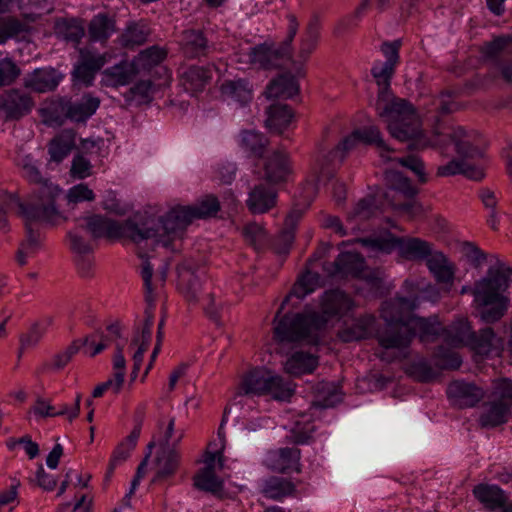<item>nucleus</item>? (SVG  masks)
Wrapping results in <instances>:
<instances>
[{
  "label": "nucleus",
  "mask_w": 512,
  "mask_h": 512,
  "mask_svg": "<svg viewBox=\"0 0 512 512\" xmlns=\"http://www.w3.org/2000/svg\"><path fill=\"white\" fill-rule=\"evenodd\" d=\"M401 42H384L381 51L386 56V62L375 65L371 73L378 86L376 111L380 118L387 123L391 136L401 142H410L411 150H422L430 145V141L423 135L421 122L413 106L406 100L391 98L389 93L390 80L399 62Z\"/></svg>",
  "instance_id": "f257e3e1"
},
{
  "label": "nucleus",
  "mask_w": 512,
  "mask_h": 512,
  "mask_svg": "<svg viewBox=\"0 0 512 512\" xmlns=\"http://www.w3.org/2000/svg\"><path fill=\"white\" fill-rule=\"evenodd\" d=\"M418 307V297H396L385 301L381 308L384 327L375 331L379 345L384 349H403L409 346L418 332L421 342L439 335L442 327L435 320L412 315Z\"/></svg>",
  "instance_id": "f03ea898"
},
{
  "label": "nucleus",
  "mask_w": 512,
  "mask_h": 512,
  "mask_svg": "<svg viewBox=\"0 0 512 512\" xmlns=\"http://www.w3.org/2000/svg\"><path fill=\"white\" fill-rule=\"evenodd\" d=\"M353 306L352 299L339 289L326 291L321 299V312L287 313L274 326L279 342L317 344L319 332L329 319L345 315Z\"/></svg>",
  "instance_id": "7ed1b4c3"
},
{
  "label": "nucleus",
  "mask_w": 512,
  "mask_h": 512,
  "mask_svg": "<svg viewBox=\"0 0 512 512\" xmlns=\"http://www.w3.org/2000/svg\"><path fill=\"white\" fill-rule=\"evenodd\" d=\"M512 282V267L502 261L490 266L486 275L470 289L479 319L486 324L499 322L508 312L510 298L506 292Z\"/></svg>",
  "instance_id": "20e7f679"
},
{
  "label": "nucleus",
  "mask_w": 512,
  "mask_h": 512,
  "mask_svg": "<svg viewBox=\"0 0 512 512\" xmlns=\"http://www.w3.org/2000/svg\"><path fill=\"white\" fill-rule=\"evenodd\" d=\"M61 190L55 185L39 187L37 195L27 203L20 201L16 194L0 191V209L6 213H16L25 222H41L54 226L66 221V217L56 206Z\"/></svg>",
  "instance_id": "39448f33"
},
{
  "label": "nucleus",
  "mask_w": 512,
  "mask_h": 512,
  "mask_svg": "<svg viewBox=\"0 0 512 512\" xmlns=\"http://www.w3.org/2000/svg\"><path fill=\"white\" fill-rule=\"evenodd\" d=\"M220 207L218 198L212 194L203 196L193 205L174 207L161 218L160 225L155 228L161 234L156 237V243L168 247L173 240L182 237L193 219L214 217Z\"/></svg>",
  "instance_id": "423d86ee"
},
{
  "label": "nucleus",
  "mask_w": 512,
  "mask_h": 512,
  "mask_svg": "<svg viewBox=\"0 0 512 512\" xmlns=\"http://www.w3.org/2000/svg\"><path fill=\"white\" fill-rule=\"evenodd\" d=\"M368 253L373 256L390 254L398 249L400 257L408 261H425L432 253L434 245L417 237H396L391 233L386 236L358 238Z\"/></svg>",
  "instance_id": "0eeeda50"
},
{
  "label": "nucleus",
  "mask_w": 512,
  "mask_h": 512,
  "mask_svg": "<svg viewBox=\"0 0 512 512\" xmlns=\"http://www.w3.org/2000/svg\"><path fill=\"white\" fill-rule=\"evenodd\" d=\"M85 227L95 239L101 237H128L133 242L140 243L147 239L156 240V237L161 235L158 230H155L153 226H149L148 223H142L140 225L132 219H128L124 223H119L101 215L87 217Z\"/></svg>",
  "instance_id": "6e6552de"
},
{
  "label": "nucleus",
  "mask_w": 512,
  "mask_h": 512,
  "mask_svg": "<svg viewBox=\"0 0 512 512\" xmlns=\"http://www.w3.org/2000/svg\"><path fill=\"white\" fill-rule=\"evenodd\" d=\"M241 391L254 395H271L275 400L287 401L294 394L291 382L284 381L265 368H254L241 376L238 384Z\"/></svg>",
  "instance_id": "1a4fd4ad"
},
{
  "label": "nucleus",
  "mask_w": 512,
  "mask_h": 512,
  "mask_svg": "<svg viewBox=\"0 0 512 512\" xmlns=\"http://www.w3.org/2000/svg\"><path fill=\"white\" fill-rule=\"evenodd\" d=\"M224 423L225 420L223 419L218 429V436L220 438L219 444L216 442H210L207 445L203 460L204 467L199 469L193 477L194 486L197 489L210 492L212 494L220 493L223 489V481L216 472L221 471L224 468Z\"/></svg>",
  "instance_id": "9d476101"
},
{
  "label": "nucleus",
  "mask_w": 512,
  "mask_h": 512,
  "mask_svg": "<svg viewBox=\"0 0 512 512\" xmlns=\"http://www.w3.org/2000/svg\"><path fill=\"white\" fill-rule=\"evenodd\" d=\"M289 27L286 40L281 45L264 42L250 49L249 62L260 69L271 70L281 68L290 59L289 46L297 34L299 23L295 15H289Z\"/></svg>",
  "instance_id": "9b49d317"
},
{
  "label": "nucleus",
  "mask_w": 512,
  "mask_h": 512,
  "mask_svg": "<svg viewBox=\"0 0 512 512\" xmlns=\"http://www.w3.org/2000/svg\"><path fill=\"white\" fill-rule=\"evenodd\" d=\"M436 136L445 135L455 146V152L462 160H476L483 156L481 135L473 130L467 131L463 127L450 128L449 132L443 133L438 127L434 129Z\"/></svg>",
  "instance_id": "f8f14e48"
},
{
  "label": "nucleus",
  "mask_w": 512,
  "mask_h": 512,
  "mask_svg": "<svg viewBox=\"0 0 512 512\" xmlns=\"http://www.w3.org/2000/svg\"><path fill=\"white\" fill-rule=\"evenodd\" d=\"M35 106L33 96L23 89H9L0 93V116L5 121L19 120Z\"/></svg>",
  "instance_id": "ddd939ff"
},
{
  "label": "nucleus",
  "mask_w": 512,
  "mask_h": 512,
  "mask_svg": "<svg viewBox=\"0 0 512 512\" xmlns=\"http://www.w3.org/2000/svg\"><path fill=\"white\" fill-rule=\"evenodd\" d=\"M260 178L267 184L274 186L288 182L292 174V164L288 153L283 150H274L271 154L263 156Z\"/></svg>",
  "instance_id": "4468645a"
},
{
  "label": "nucleus",
  "mask_w": 512,
  "mask_h": 512,
  "mask_svg": "<svg viewBox=\"0 0 512 512\" xmlns=\"http://www.w3.org/2000/svg\"><path fill=\"white\" fill-rule=\"evenodd\" d=\"M365 261L361 254L343 252L333 262H325L323 270L328 277L344 279L360 277L364 271Z\"/></svg>",
  "instance_id": "2eb2a0df"
},
{
  "label": "nucleus",
  "mask_w": 512,
  "mask_h": 512,
  "mask_svg": "<svg viewBox=\"0 0 512 512\" xmlns=\"http://www.w3.org/2000/svg\"><path fill=\"white\" fill-rule=\"evenodd\" d=\"M152 274L153 268L150 262L147 259H144L142 263L141 275L144 281L145 300L147 303V308L145 310V321L141 331V335L134 336V338L131 340V346L138 344L149 346L151 340V328L154 322L153 307L155 301V295L153 294V287L151 281Z\"/></svg>",
  "instance_id": "dca6fc26"
},
{
  "label": "nucleus",
  "mask_w": 512,
  "mask_h": 512,
  "mask_svg": "<svg viewBox=\"0 0 512 512\" xmlns=\"http://www.w3.org/2000/svg\"><path fill=\"white\" fill-rule=\"evenodd\" d=\"M301 450L298 448H278L269 450L264 459V465L277 473L287 474L301 472Z\"/></svg>",
  "instance_id": "f3484780"
},
{
  "label": "nucleus",
  "mask_w": 512,
  "mask_h": 512,
  "mask_svg": "<svg viewBox=\"0 0 512 512\" xmlns=\"http://www.w3.org/2000/svg\"><path fill=\"white\" fill-rule=\"evenodd\" d=\"M178 287L189 303H199V295L203 292L200 282L199 267L191 260L177 266Z\"/></svg>",
  "instance_id": "a211bd4d"
},
{
  "label": "nucleus",
  "mask_w": 512,
  "mask_h": 512,
  "mask_svg": "<svg viewBox=\"0 0 512 512\" xmlns=\"http://www.w3.org/2000/svg\"><path fill=\"white\" fill-rule=\"evenodd\" d=\"M450 402L459 408L474 407L484 396V390L473 382L452 381L446 390Z\"/></svg>",
  "instance_id": "6ab92c4d"
},
{
  "label": "nucleus",
  "mask_w": 512,
  "mask_h": 512,
  "mask_svg": "<svg viewBox=\"0 0 512 512\" xmlns=\"http://www.w3.org/2000/svg\"><path fill=\"white\" fill-rule=\"evenodd\" d=\"M486 405L489 416H505L511 413L512 380L507 378L494 380Z\"/></svg>",
  "instance_id": "aec40b11"
},
{
  "label": "nucleus",
  "mask_w": 512,
  "mask_h": 512,
  "mask_svg": "<svg viewBox=\"0 0 512 512\" xmlns=\"http://www.w3.org/2000/svg\"><path fill=\"white\" fill-rule=\"evenodd\" d=\"M180 45L183 55L188 59L207 57L215 50L205 33L197 29L183 31Z\"/></svg>",
  "instance_id": "412c9836"
},
{
  "label": "nucleus",
  "mask_w": 512,
  "mask_h": 512,
  "mask_svg": "<svg viewBox=\"0 0 512 512\" xmlns=\"http://www.w3.org/2000/svg\"><path fill=\"white\" fill-rule=\"evenodd\" d=\"M62 78L63 75L54 68H38L24 77L23 85L34 92L46 93L54 91Z\"/></svg>",
  "instance_id": "4be33fe9"
},
{
  "label": "nucleus",
  "mask_w": 512,
  "mask_h": 512,
  "mask_svg": "<svg viewBox=\"0 0 512 512\" xmlns=\"http://www.w3.org/2000/svg\"><path fill=\"white\" fill-rule=\"evenodd\" d=\"M306 74L303 68L296 70V75L283 73L272 79L266 87L264 94L267 98H292L300 91L296 77H304Z\"/></svg>",
  "instance_id": "5701e85b"
},
{
  "label": "nucleus",
  "mask_w": 512,
  "mask_h": 512,
  "mask_svg": "<svg viewBox=\"0 0 512 512\" xmlns=\"http://www.w3.org/2000/svg\"><path fill=\"white\" fill-rule=\"evenodd\" d=\"M277 203V191L265 183L256 184L251 188L246 205L253 214H263L270 211Z\"/></svg>",
  "instance_id": "b1692460"
},
{
  "label": "nucleus",
  "mask_w": 512,
  "mask_h": 512,
  "mask_svg": "<svg viewBox=\"0 0 512 512\" xmlns=\"http://www.w3.org/2000/svg\"><path fill=\"white\" fill-rule=\"evenodd\" d=\"M180 462L178 452L171 447H162L155 458V474L151 482L161 484L172 478Z\"/></svg>",
  "instance_id": "393cba45"
},
{
  "label": "nucleus",
  "mask_w": 512,
  "mask_h": 512,
  "mask_svg": "<svg viewBox=\"0 0 512 512\" xmlns=\"http://www.w3.org/2000/svg\"><path fill=\"white\" fill-rule=\"evenodd\" d=\"M473 494L490 510L512 512V505L508 503L506 495L498 486L479 484L474 487Z\"/></svg>",
  "instance_id": "a878e982"
},
{
  "label": "nucleus",
  "mask_w": 512,
  "mask_h": 512,
  "mask_svg": "<svg viewBox=\"0 0 512 512\" xmlns=\"http://www.w3.org/2000/svg\"><path fill=\"white\" fill-rule=\"evenodd\" d=\"M467 346L478 355L488 356L493 351L498 353L501 350L502 339L497 337L493 328L487 326L474 332Z\"/></svg>",
  "instance_id": "bb28decb"
},
{
  "label": "nucleus",
  "mask_w": 512,
  "mask_h": 512,
  "mask_svg": "<svg viewBox=\"0 0 512 512\" xmlns=\"http://www.w3.org/2000/svg\"><path fill=\"white\" fill-rule=\"evenodd\" d=\"M100 106V99L91 93H85L75 100L70 98L69 121L74 123H86Z\"/></svg>",
  "instance_id": "cd10ccee"
},
{
  "label": "nucleus",
  "mask_w": 512,
  "mask_h": 512,
  "mask_svg": "<svg viewBox=\"0 0 512 512\" xmlns=\"http://www.w3.org/2000/svg\"><path fill=\"white\" fill-rule=\"evenodd\" d=\"M375 317L373 315H363L339 331L338 336L344 342L358 341L369 338L373 335Z\"/></svg>",
  "instance_id": "c85d7f7f"
},
{
  "label": "nucleus",
  "mask_w": 512,
  "mask_h": 512,
  "mask_svg": "<svg viewBox=\"0 0 512 512\" xmlns=\"http://www.w3.org/2000/svg\"><path fill=\"white\" fill-rule=\"evenodd\" d=\"M269 144L270 141L266 135L256 130L246 129L239 134V145L249 157L263 158Z\"/></svg>",
  "instance_id": "c756f323"
},
{
  "label": "nucleus",
  "mask_w": 512,
  "mask_h": 512,
  "mask_svg": "<svg viewBox=\"0 0 512 512\" xmlns=\"http://www.w3.org/2000/svg\"><path fill=\"white\" fill-rule=\"evenodd\" d=\"M138 68L136 63L122 61L103 72L104 81L107 85L117 87L129 84L137 75Z\"/></svg>",
  "instance_id": "7c9ffc66"
},
{
  "label": "nucleus",
  "mask_w": 512,
  "mask_h": 512,
  "mask_svg": "<svg viewBox=\"0 0 512 512\" xmlns=\"http://www.w3.org/2000/svg\"><path fill=\"white\" fill-rule=\"evenodd\" d=\"M140 433L141 425L137 424L133 428L131 433L117 445V447L113 451L112 457L108 464V469L106 473L107 479H109L112 476L117 465L125 462L128 459L131 451L136 447Z\"/></svg>",
  "instance_id": "2f4dec72"
},
{
  "label": "nucleus",
  "mask_w": 512,
  "mask_h": 512,
  "mask_svg": "<svg viewBox=\"0 0 512 512\" xmlns=\"http://www.w3.org/2000/svg\"><path fill=\"white\" fill-rule=\"evenodd\" d=\"M267 119L265 126L275 133L281 134L290 124L294 114L290 106L282 103H275L267 108Z\"/></svg>",
  "instance_id": "473e14b6"
},
{
  "label": "nucleus",
  "mask_w": 512,
  "mask_h": 512,
  "mask_svg": "<svg viewBox=\"0 0 512 512\" xmlns=\"http://www.w3.org/2000/svg\"><path fill=\"white\" fill-rule=\"evenodd\" d=\"M212 78L210 67L191 66L183 72L181 85L187 92L196 93L202 91Z\"/></svg>",
  "instance_id": "72a5a7b5"
},
{
  "label": "nucleus",
  "mask_w": 512,
  "mask_h": 512,
  "mask_svg": "<svg viewBox=\"0 0 512 512\" xmlns=\"http://www.w3.org/2000/svg\"><path fill=\"white\" fill-rule=\"evenodd\" d=\"M320 279V276L318 273H314L311 271H307L305 274H303L297 282L293 285L292 289L290 290L289 294L285 297L283 300L281 307L277 311V314L275 316L274 322L275 325L278 322L279 315L284 307V305L289 301L291 297H296L298 299H303L306 295L310 294L315 290V287Z\"/></svg>",
  "instance_id": "f704fd0d"
},
{
  "label": "nucleus",
  "mask_w": 512,
  "mask_h": 512,
  "mask_svg": "<svg viewBox=\"0 0 512 512\" xmlns=\"http://www.w3.org/2000/svg\"><path fill=\"white\" fill-rule=\"evenodd\" d=\"M76 133L73 130H64L60 135L54 137L49 145L48 152L54 162H61L75 148Z\"/></svg>",
  "instance_id": "c9c22d12"
},
{
  "label": "nucleus",
  "mask_w": 512,
  "mask_h": 512,
  "mask_svg": "<svg viewBox=\"0 0 512 512\" xmlns=\"http://www.w3.org/2000/svg\"><path fill=\"white\" fill-rule=\"evenodd\" d=\"M262 493L266 498L280 501L285 497L294 496L296 486L289 479L273 476L265 481Z\"/></svg>",
  "instance_id": "e433bc0d"
},
{
  "label": "nucleus",
  "mask_w": 512,
  "mask_h": 512,
  "mask_svg": "<svg viewBox=\"0 0 512 512\" xmlns=\"http://www.w3.org/2000/svg\"><path fill=\"white\" fill-rule=\"evenodd\" d=\"M220 90L225 98L237 101L241 105L252 99V85L246 79L226 80Z\"/></svg>",
  "instance_id": "4c0bfd02"
},
{
  "label": "nucleus",
  "mask_w": 512,
  "mask_h": 512,
  "mask_svg": "<svg viewBox=\"0 0 512 512\" xmlns=\"http://www.w3.org/2000/svg\"><path fill=\"white\" fill-rule=\"evenodd\" d=\"M318 366V359L312 354L295 352L285 363V371L293 376L312 373Z\"/></svg>",
  "instance_id": "58836bf2"
},
{
  "label": "nucleus",
  "mask_w": 512,
  "mask_h": 512,
  "mask_svg": "<svg viewBox=\"0 0 512 512\" xmlns=\"http://www.w3.org/2000/svg\"><path fill=\"white\" fill-rule=\"evenodd\" d=\"M88 337H95V342L91 341L88 344L94 346V350L90 353L91 357L96 356L104 349H106L111 343H121L119 340L122 338L121 327L119 323H113L106 327L104 331H96Z\"/></svg>",
  "instance_id": "ea45409f"
},
{
  "label": "nucleus",
  "mask_w": 512,
  "mask_h": 512,
  "mask_svg": "<svg viewBox=\"0 0 512 512\" xmlns=\"http://www.w3.org/2000/svg\"><path fill=\"white\" fill-rule=\"evenodd\" d=\"M150 34L149 28L141 22H133L129 24L121 34L120 44L128 49L143 45Z\"/></svg>",
  "instance_id": "a19ab883"
},
{
  "label": "nucleus",
  "mask_w": 512,
  "mask_h": 512,
  "mask_svg": "<svg viewBox=\"0 0 512 512\" xmlns=\"http://www.w3.org/2000/svg\"><path fill=\"white\" fill-rule=\"evenodd\" d=\"M313 391L315 399L312 401V406L317 408L334 407L342 400L340 393L329 382L318 383L313 387Z\"/></svg>",
  "instance_id": "79ce46f5"
},
{
  "label": "nucleus",
  "mask_w": 512,
  "mask_h": 512,
  "mask_svg": "<svg viewBox=\"0 0 512 512\" xmlns=\"http://www.w3.org/2000/svg\"><path fill=\"white\" fill-rule=\"evenodd\" d=\"M355 135H358L359 140L362 141L363 143L368 145H374L380 151V156L382 158L390 160V157L387 154L393 152L394 149L389 147L385 143L378 127L368 126L363 127L361 129H357L355 130Z\"/></svg>",
  "instance_id": "37998d69"
},
{
  "label": "nucleus",
  "mask_w": 512,
  "mask_h": 512,
  "mask_svg": "<svg viewBox=\"0 0 512 512\" xmlns=\"http://www.w3.org/2000/svg\"><path fill=\"white\" fill-rule=\"evenodd\" d=\"M33 222H25L26 239L17 250L16 260L20 266L27 264V258L37 252L40 247L39 234L32 228Z\"/></svg>",
  "instance_id": "c03bdc74"
},
{
  "label": "nucleus",
  "mask_w": 512,
  "mask_h": 512,
  "mask_svg": "<svg viewBox=\"0 0 512 512\" xmlns=\"http://www.w3.org/2000/svg\"><path fill=\"white\" fill-rule=\"evenodd\" d=\"M115 31V22L105 14L95 16L88 28L89 37L92 41L105 42Z\"/></svg>",
  "instance_id": "a18cd8bd"
},
{
  "label": "nucleus",
  "mask_w": 512,
  "mask_h": 512,
  "mask_svg": "<svg viewBox=\"0 0 512 512\" xmlns=\"http://www.w3.org/2000/svg\"><path fill=\"white\" fill-rule=\"evenodd\" d=\"M56 34L67 42L78 45L85 34L84 27L76 20L62 19L56 23Z\"/></svg>",
  "instance_id": "49530a36"
},
{
  "label": "nucleus",
  "mask_w": 512,
  "mask_h": 512,
  "mask_svg": "<svg viewBox=\"0 0 512 512\" xmlns=\"http://www.w3.org/2000/svg\"><path fill=\"white\" fill-rule=\"evenodd\" d=\"M315 431V425L310 418L295 420L289 428L287 439L294 444L307 443Z\"/></svg>",
  "instance_id": "de8ad7c7"
},
{
  "label": "nucleus",
  "mask_w": 512,
  "mask_h": 512,
  "mask_svg": "<svg viewBox=\"0 0 512 512\" xmlns=\"http://www.w3.org/2000/svg\"><path fill=\"white\" fill-rule=\"evenodd\" d=\"M70 98L59 97L50 102L46 108L47 118L51 123L63 125L69 120Z\"/></svg>",
  "instance_id": "09e8293b"
},
{
  "label": "nucleus",
  "mask_w": 512,
  "mask_h": 512,
  "mask_svg": "<svg viewBox=\"0 0 512 512\" xmlns=\"http://www.w3.org/2000/svg\"><path fill=\"white\" fill-rule=\"evenodd\" d=\"M18 166L22 170L23 177L30 183L39 184L40 187L53 185L42 176L36 161L30 155L22 157L18 162Z\"/></svg>",
  "instance_id": "8fccbe9b"
},
{
  "label": "nucleus",
  "mask_w": 512,
  "mask_h": 512,
  "mask_svg": "<svg viewBox=\"0 0 512 512\" xmlns=\"http://www.w3.org/2000/svg\"><path fill=\"white\" fill-rule=\"evenodd\" d=\"M242 234L246 242L256 250L263 249L268 244L267 232L261 224L255 222L246 224Z\"/></svg>",
  "instance_id": "3c124183"
},
{
  "label": "nucleus",
  "mask_w": 512,
  "mask_h": 512,
  "mask_svg": "<svg viewBox=\"0 0 512 512\" xmlns=\"http://www.w3.org/2000/svg\"><path fill=\"white\" fill-rule=\"evenodd\" d=\"M376 211L375 198L368 196L358 201L353 210L348 214V220L358 219L365 221L373 217Z\"/></svg>",
  "instance_id": "603ef678"
},
{
  "label": "nucleus",
  "mask_w": 512,
  "mask_h": 512,
  "mask_svg": "<svg viewBox=\"0 0 512 512\" xmlns=\"http://www.w3.org/2000/svg\"><path fill=\"white\" fill-rule=\"evenodd\" d=\"M26 31V25L15 17L0 20V45Z\"/></svg>",
  "instance_id": "864d4df0"
},
{
  "label": "nucleus",
  "mask_w": 512,
  "mask_h": 512,
  "mask_svg": "<svg viewBox=\"0 0 512 512\" xmlns=\"http://www.w3.org/2000/svg\"><path fill=\"white\" fill-rule=\"evenodd\" d=\"M91 341L95 342V337H85L82 340L73 341L64 352L55 355L54 367L59 370L64 368L72 359V357L79 351L80 347L88 344Z\"/></svg>",
  "instance_id": "5fc2aeb1"
},
{
  "label": "nucleus",
  "mask_w": 512,
  "mask_h": 512,
  "mask_svg": "<svg viewBox=\"0 0 512 512\" xmlns=\"http://www.w3.org/2000/svg\"><path fill=\"white\" fill-rule=\"evenodd\" d=\"M386 178L395 190L403 193L408 199L414 198L418 193V190L411 184V181L400 172H389L387 173Z\"/></svg>",
  "instance_id": "6e6d98bb"
},
{
  "label": "nucleus",
  "mask_w": 512,
  "mask_h": 512,
  "mask_svg": "<svg viewBox=\"0 0 512 512\" xmlns=\"http://www.w3.org/2000/svg\"><path fill=\"white\" fill-rule=\"evenodd\" d=\"M159 430L163 433L161 444L169 447V443H179L183 438V429H175V421L173 418H167L165 421H160L158 424Z\"/></svg>",
  "instance_id": "4d7b16f0"
},
{
  "label": "nucleus",
  "mask_w": 512,
  "mask_h": 512,
  "mask_svg": "<svg viewBox=\"0 0 512 512\" xmlns=\"http://www.w3.org/2000/svg\"><path fill=\"white\" fill-rule=\"evenodd\" d=\"M166 57V52L157 46H152L148 49L141 51L136 58V66L143 68L158 65Z\"/></svg>",
  "instance_id": "13d9d810"
},
{
  "label": "nucleus",
  "mask_w": 512,
  "mask_h": 512,
  "mask_svg": "<svg viewBox=\"0 0 512 512\" xmlns=\"http://www.w3.org/2000/svg\"><path fill=\"white\" fill-rule=\"evenodd\" d=\"M20 68L9 58L0 60V87L9 86L20 76Z\"/></svg>",
  "instance_id": "bf43d9fd"
},
{
  "label": "nucleus",
  "mask_w": 512,
  "mask_h": 512,
  "mask_svg": "<svg viewBox=\"0 0 512 512\" xmlns=\"http://www.w3.org/2000/svg\"><path fill=\"white\" fill-rule=\"evenodd\" d=\"M44 329L38 324L34 323L26 333L20 336V348L18 351V358H20L25 349L34 347L42 338Z\"/></svg>",
  "instance_id": "052dcab7"
},
{
  "label": "nucleus",
  "mask_w": 512,
  "mask_h": 512,
  "mask_svg": "<svg viewBox=\"0 0 512 512\" xmlns=\"http://www.w3.org/2000/svg\"><path fill=\"white\" fill-rule=\"evenodd\" d=\"M252 397L253 396H250L248 393L241 391L240 386L238 385L233 398L224 409V416H227L230 413H240L245 406L250 407L254 402Z\"/></svg>",
  "instance_id": "680f3d73"
},
{
  "label": "nucleus",
  "mask_w": 512,
  "mask_h": 512,
  "mask_svg": "<svg viewBox=\"0 0 512 512\" xmlns=\"http://www.w3.org/2000/svg\"><path fill=\"white\" fill-rule=\"evenodd\" d=\"M79 228H84L83 225L79 226L78 228L71 230L68 232L67 237L69 239V247L70 249L79 255H85L88 253H91L93 250V247L91 244L86 241L82 235L80 234Z\"/></svg>",
  "instance_id": "e2e57ef3"
},
{
  "label": "nucleus",
  "mask_w": 512,
  "mask_h": 512,
  "mask_svg": "<svg viewBox=\"0 0 512 512\" xmlns=\"http://www.w3.org/2000/svg\"><path fill=\"white\" fill-rule=\"evenodd\" d=\"M461 251L475 268H479L486 261L487 255L473 242H464Z\"/></svg>",
  "instance_id": "0e129e2a"
},
{
  "label": "nucleus",
  "mask_w": 512,
  "mask_h": 512,
  "mask_svg": "<svg viewBox=\"0 0 512 512\" xmlns=\"http://www.w3.org/2000/svg\"><path fill=\"white\" fill-rule=\"evenodd\" d=\"M79 62L97 73L105 65L106 57L105 55L95 54L94 52L87 49H80Z\"/></svg>",
  "instance_id": "69168bd1"
},
{
  "label": "nucleus",
  "mask_w": 512,
  "mask_h": 512,
  "mask_svg": "<svg viewBox=\"0 0 512 512\" xmlns=\"http://www.w3.org/2000/svg\"><path fill=\"white\" fill-rule=\"evenodd\" d=\"M92 165L89 160H87L83 154L78 153L74 156L72 160V165L70 169V174L73 178L76 179H85L86 177L91 175Z\"/></svg>",
  "instance_id": "338daca9"
},
{
  "label": "nucleus",
  "mask_w": 512,
  "mask_h": 512,
  "mask_svg": "<svg viewBox=\"0 0 512 512\" xmlns=\"http://www.w3.org/2000/svg\"><path fill=\"white\" fill-rule=\"evenodd\" d=\"M295 230L284 226L280 234L273 240L272 248L278 254L287 253L294 241Z\"/></svg>",
  "instance_id": "774afa93"
}]
</instances>
